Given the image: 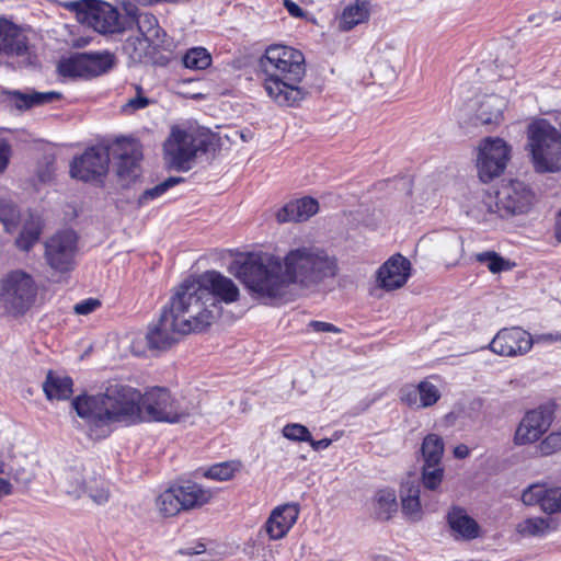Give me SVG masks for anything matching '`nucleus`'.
<instances>
[{
  "label": "nucleus",
  "instance_id": "1",
  "mask_svg": "<svg viewBox=\"0 0 561 561\" xmlns=\"http://www.w3.org/2000/svg\"><path fill=\"white\" fill-rule=\"evenodd\" d=\"M236 276L262 298L283 297L291 284L312 287L336 272L335 260L317 247L290 250L283 260L268 253H248L234 260Z\"/></svg>",
  "mask_w": 561,
  "mask_h": 561
},
{
  "label": "nucleus",
  "instance_id": "2",
  "mask_svg": "<svg viewBox=\"0 0 561 561\" xmlns=\"http://www.w3.org/2000/svg\"><path fill=\"white\" fill-rule=\"evenodd\" d=\"M140 392L125 383L108 381L104 391L95 396H78L72 407L85 421L89 436L93 439L106 437L111 425L122 421L140 419Z\"/></svg>",
  "mask_w": 561,
  "mask_h": 561
},
{
  "label": "nucleus",
  "instance_id": "3",
  "mask_svg": "<svg viewBox=\"0 0 561 561\" xmlns=\"http://www.w3.org/2000/svg\"><path fill=\"white\" fill-rule=\"evenodd\" d=\"M259 65L265 76L264 89L277 104L294 106L306 98L307 92L299 87L306 73L305 57L300 50L272 45Z\"/></svg>",
  "mask_w": 561,
  "mask_h": 561
},
{
  "label": "nucleus",
  "instance_id": "4",
  "mask_svg": "<svg viewBox=\"0 0 561 561\" xmlns=\"http://www.w3.org/2000/svg\"><path fill=\"white\" fill-rule=\"evenodd\" d=\"M184 333L202 332L210 327L221 313V306L207 288L194 277L183 280L174 290L165 307Z\"/></svg>",
  "mask_w": 561,
  "mask_h": 561
},
{
  "label": "nucleus",
  "instance_id": "5",
  "mask_svg": "<svg viewBox=\"0 0 561 561\" xmlns=\"http://www.w3.org/2000/svg\"><path fill=\"white\" fill-rule=\"evenodd\" d=\"M527 147L534 168L539 173H554L561 170V134L546 119H538L528 126Z\"/></svg>",
  "mask_w": 561,
  "mask_h": 561
},
{
  "label": "nucleus",
  "instance_id": "6",
  "mask_svg": "<svg viewBox=\"0 0 561 561\" xmlns=\"http://www.w3.org/2000/svg\"><path fill=\"white\" fill-rule=\"evenodd\" d=\"M140 415L148 421L165 423H184L197 414V407L191 401L175 399L163 387H152L140 393Z\"/></svg>",
  "mask_w": 561,
  "mask_h": 561
},
{
  "label": "nucleus",
  "instance_id": "7",
  "mask_svg": "<svg viewBox=\"0 0 561 561\" xmlns=\"http://www.w3.org/2000/svg\"><path fill=\"white\" fill-rule=\"evenodd\" d=\"M210 144L205 136L172 127L163 144L164 160L170 169L186 172L192 169L198 153L208 151Z\"/></svg>",
  "mask_w": 561,
  "mask_h": 561
},
{
  "label": "nucleus",
  "instance_id": "8",
  "mask_svg": "<svg viewBox=\"0 0 561 561\" xmlns=\"http://www.w3.org/2000/svg\"><path fill=\"white\" fill-rule=\"evenodd\" d=\"M37 286L34 278L21 270L9 273L1 283L0 313L23 314L35 301Z\"/></svg>",
  "mask_w": 561,
  "mask_h": 561
},
{
  "label": "nucleus",
  "instance_id": "9",
  "mask_svg": "<svg viewBox=\"0 0 561 561\" xmlns=\"http://www.w3.org/2000/svg\"><path fill=\"white\" fill-rule=\"evenodd\" d=\"M62 490L75 497L87 494L95 504H105L110 499L107 483L96 474L92 461L68 468L61 481Z\"/></svg>",
  "mask_w": 561,
  "mask_h": 561
},
{
  "label": "nucleus",
  "instance_id": "10",
  "mask_svg": "<svg viewBox=\"0 0 561 561\" xmlns=\"http://www.w3.org/2000/svg\"><path fill=\"white\" fill-rule=\"evenodd\" d=\"M80 23L87 24L100 34H116L126 30L116 8L101 0H79L67 4Z\"/></svg>",
  "mask_w": 561,
  "mask_h": 561
},
{
  "label": "nucleus",
  "instance_id": "11",
  "mask_svg": "<svg viewBox=\"0 0 561 561\" xmlns=\"http://www.w3.org/2000/svg\"><path fill=\"white\" fill-rule=\"evenodd\" d=\"M77 234L72 230L58 231L45 242L44 259L54 271L67 273L73 268Z\"/></svg>",
  "mask_w": 561,
  "mask_h": 561
},
{
  "label": "nucleus",
  "instance_id": "12",
  "mask_svg": "<svg viewBox=\"0 0 561 561\" xmlns=\"http://www.w3.org/2000/svg\"><path fill=\"white\" fill-rule=\"evenodd\" d=\"M114 65V56L108 51L82 53L61 60L58 71L62 77H95L110 70Z\"/></svg>",
  "mask_w": 561,
  "mask_h": 561
},
{
  "label": "nucleus",
  "instance_id": "13",
  "mask_svg": "<svg viewBox=\"0 0 561 561\" xmlns=\"http://www.w3.org/2000/svg\"><path fill=\"white\" fill-rule=\"evenodd\" d=\"M510 159V147L501 138H486L479 147L478 172L482 182L486 183L500 176Z\"/></svg>",
  "mask_w": 561,
  "mask_h": 561
},
{
  "label": "nucleus",
  "instance_id": "14",
  "mask_svg": "<svg viewBox=\"0 0 561 561\" xmlns=\"http://www.w3.org/2000/svg\"><path fill=\"white\" fill-rule=\"evenodd\" d=\"M533 199L534 193L527 184L518 180L511 181L496 192L495 209L492 211L501 217L524 214L529 210Z\"/></svg>",
  "mask_w": 561,
  "mask_h": 561
},
{
  "label": "nucleus",
  "instance_id": "15",
  "mask_svg": "<svg viewBox=\"0 0 561 561\" xmlns=\"http://www.w3.org/2000/svg\"><path fill=\"white\" fill-rule=\"evenodd\" d=\"M110 148L92 147L73 159L70 165L72 178L84 182L101 183L108 170Z\"/></svg>",
  "mask_w": 561,
  "mask_h": 561
},
{
  "label": "nucleus",
  "instance_id": "16",
  "mask_svg": "<svg viewBox=\"0 0 561 561\" xmlns=\"http://www.w3.org/2000/svg\"><path fill=\"white\" fill-rule=\"evenodd\" d=\"M111 153L118 159L116 174L123 187H128L141 173V151L134 140L117 139L111 147Z\"/></svg>",
  "mask_w": 561,
  "mask_h": 561
},
{
  "label": "nucleus",
  "instance_id": "17",
  "mask_svg": "<svg viewBox=\"0 0 561 561\" xmlns=\"http://www.w3.org/2000/svg\"><path fill=\"white\" fill-rule=\"evenodd\" d=\"M533 345L534 340L529 332L519 327H512L501 329L488 347L496 355L517 357L527 354Z\"/></svg>",
  "mask_w": 561,
  "mask_h": 561
},
{
  "label": "nucleus",
  "instance_id": "18",
  "mask_svg": "<svg viewBox=\"0 0 561 561\" xmlns=\"http://www.w3.org/2000/svg\"><path fill=\"white\" fill-rule=\"evenodd\" d=\"M0 55L19 58V66L32 64L26 35L12 22L0 19Z\"/></svg>",
  "mask_w": 561,
  "mask_h": 561
},
{
  "label": "nucleus",
  "instance_id": "19",
  "mask_svg": "<svg viewBox=\"0 0 561 561\" xmlns=\"http://www.w3.org/2000/svg\"><path fill=\"white\" fill-rule=\"evenodd\" d=\"M551 423L552 415L547 409L538 408L526 412L516 428L515 445L522 446L538 440L548 431Z\"/></svg>",
  "mask_w": 561,
  "mask_h": 561
},
{
  "label": "nucleus",
  "instance_id": "20",
  "mask_svg": "<svg viewBox=\"0 0 561 561\" xmlns=\"http://www.w3.org/2000/svg\"><path fill=\"white\" fill-rule=\"evenodd\" d=\"M178 321L164 308L158 322L149 328L146 334L147 345L150 350L164 351L179 341L180 335H184Z\"/></svg>",
  "mask_w": 561,
  "mask_h": 561
},
{
  "label": "nucleus",
  "instance_id": "21",
  "mask_svg": "<svg viewBox=\"0 0 561 561\" xmlns=\"http://www.w3.org/2000/svg\"><path fill=\"white\" fill-rule=\"evenodd\" d=\"M126 12L125 24L126 30L136 25L138 32L149 44L159 45L162 43V37L165 35L163 30L159 26L157 18L149 13L140 11L135 3L130 1L123 2Z\"/></svg>",
  "mask_w": 561,
  "mask_h": 561
},
{
  "label": "nucleus",
  "instance_id": "22",
  "mask_svg": "<svg viewBox=\"0 0 561 561\" xmlns=\"http://www.w3.org/2000/svg\"><path fill=\"white\" fill-rule=\"evenodd\" d=\"M203 288H207L217 304H232L239 299L240 291L232 279L217 271H206L196 277Z\"/></svg>",
  "mask_w": 561,
  "mask_h": 561
},
{
  "label": "nucleus",
  "instance_id": "23",
  "mask_svg": "<svg viewBox=\"0 0 561 561\" xmlns=\"http://www.w3.org/2000/svg\"><path fill=\"white\" fill-rule=\"evenodd\" d=\"M410 267L408 259L400 254L393 255L379 267L377 280L387 290L400 288L409 278Z\"/></svg>",
  "mask_w": 561,
  "mask_h": 561
},
{
  "label": "nucleus",
  "instance_id": "24",
  "mask_svg": "<svg viewBox=\"0 0 561 561\" xmlns=\"http://www.w3.org/2000/svg\"><path fill=\"white\" fill-rule=\"evenodd\" d=\"M299 506L287 503L275 507L265 523V530L272 540L283 538L297 522Z\"/></svg>",
  "mask_w": 561,
  "mask_h": 561
},
{
  "label": "nucleus",
  "instance_id": "25",
  "mask_svg": "<svg viewBox=\"0 0 561 561\" xmlns=\"http://www.w3.org/2000/svg\"><path fill=\"white\" fill-rule=\"evenodd\" d=\"M522 501L526 505L539 504L547 514L561 512V486L547 488L542 484H533L524 491Z\"/></svg>",
  "mask_w": 561,
  "mask_h": 561
},
{
  "label": "nucleus",
  "instance_id": "26",
  "mask_svg": "<svg viewBox=\"0 0 561 561\" xmlns=\"http://www.w3.org/2000/svg\"><path fill=\"white\" fill-rule=\"evenodd\" d=\"M318 202L312 197H302L287 203L277 214L278 222L305 221L318 213Z\"/></svg>",
  "mask_w": 561,
  "mask_h": 561
},
{
  "label": "nucleus",
  "instance_id": "27",
  "mask_svg": "<svg viewBox=\"0 0 561 561\" xmlns=\"http://www.w3.org/2000/svg\"><path fill=\"white\" fill-rule=\"evenodd\" d=\"M505 107L506 100L504 98L497 94L485 95L479 103L476 119L481 125L499 124Z\"/></svg>",
  "mask_w": 561,
  "mask_h": 561
},
{
  "label": "nucleus",
  "instance_id": "28",
  "mask_svg": "<svg viewBox=\"0 0 561 561\" xmlns=\"http://www.w3.org/2000/svg\"><path fill=\"white\" fill-rule=\"evenodd\" d=\"M183 511L202 506L209 502L213 496L210 490L204 489L201 484L194 482H185L174 485Z\"/></svg>",
  "mask_w": 561,
  "mask_h": 561
},
{
  "label": "nucleus",
  "instance_id": "29",
  "mask_svg": "<svg viewBox=\"0 0 561 561\" xmlns=\"http://www.w3.org/2000/svg\"><path fill=\"white\" fill-rule=\"evenodd\" d=\"M10 101L19 110H28L33 106L51 103L61 98V94L55 91L36 92V91H11L9 92Z\"/></svg>",
  "mask_w": 561,
  "mask_h": 561
},
{
  "label": "nucleus",
  "instance_id": "30",
  "mask_svg": "<svg viewBox=\"0 0 561 561\" xmlns=\"http://www.w3.org/2000/svg\"><path fill=\"white\" fill-rule=\"evenodd\" d=\"M43 390L49 400H66L72 393V380L70 377L59 376L49 370L43 383Z\"/></svg>",
  "mask_w": 561,
  "mask_h": 561
},
{
  "label": "nucleus",
  "instance_id": "31",
  "mask_svg": "<svg viewBox=\"0 0 561 561\" xmlns=\"http://www.w3.org/2000/svg\"><path fill=\"white\" fill-rule=\"evenodd\" d=\"M448 524L450 528L462 538L473 539L478 537V524L461 508L454 507L448 513Z\"/></svg>",
  "mask_w": 561,
  "mask_h": 561
},
{
  "label": "nucleus",
  "instance_id": "32",
  "mask_svg": "<svg viewBox=\"0 0 561 561\" xmlns=\"http://www.w3.org/2000/svg\"><path fill=\"white\" fill-rule=\"evenodd\" d=\"M368 16V3L365 1L356 0L354 3L345 7L342 11L339 21V28L344 32L350 31L356 25L367 21Z\"/></svg>",
  "mask_w": 561,
  "mask_h": 561
},
{
  "label": "nucleus",
  "instance_id": "33",
  "mask_svg": "<svg viewBox=\"0 0 561 561\" xmlns=\"http://www.w3.org/2000/svg\"><path fill=\"white\" fill-rule=\"evenodd\" d=\"M42 232L41 217L34 214H28L24 218L23 227L15 243L19 249L28 251L39 239Z\"/></svg>",
  "mask_w": 561,
  "mask_h": 561
},
{
  "label": "nucleus",
  "instance_id": "34",
  "mask_svg": "<svg viewBox=\"0 0 561 561\" xmlns=\"http://www.w3.org/2000/svg\"><path fill=\"white\" fill-rule=\"evenodd\" d=\"M402 512L413 520L421 518L420 485L415 482H407L401 489Z\"/></svg>",
  "mask_w": 561,
  "mask_h": 561
},
{
  "label": "nucleus",
  "instance_id": "35",
  "mask_svg": "<svg viewBox=\"0 0 561 561\" xmlns=\"http://www.w3.org/2000/svg\"><path fill=\"white\" fill-rule=\"evenodd\" d=\"M398 511L397 496L393 490L383 489L375 494L374 515L379 520H388Z\"/></svg>",
  "mask_w": 561,
  "mask_h": 561
},
{
  "label": "nucleus",
  "instance_id": "36",
  "mask_svg": "<svg viewBox=\"0 0 561 561\" xmlns=\"http://www.w3.org/2000/svg\"><path fill=\"white\" fill-rule=\"evenodd\" d=\"M463 248L460 236L449 233L439 244L440 257L447 266L455 265L462 256Z\"/></svg>",
  "mask_w": 561,
  "mask_h": 561
},
{
  "label": "nucleus",
  "instance_id": "37",
  "mask_svg": "<svg viewBox=\"0 0 561 561\" xmlns=\"http://www.w3.org/2000/svg\"><path fill=\"white\" fill-rule=\"evenodd\" d=\"M158 512L163 517H171L183 511L174 485L163 491L156 500Z\"/></svg>",
  "mask_w": 561,
  "mask_h": 561
},
{
  "label": "nucleus",
  "instance_id": "38",
  "mask_svg": "<svg viewBox=\"0 0 561 561\" xmlns=\"http://www.w3.org/2000/svg\"><path fill=\"white\" fill-rule=\"evenodd\" d=\"M424 463L440 465L444 454V442L437 434H428L422 443Z\"/></svg>",
  "mask_w": 561,
  "mask_h": 561
},
{
  "label": "nucleus",
  "instance_id": "39",
  "mask_svg": "<svg viewBox=\"0 0 561 561\" xmlns=\"http://www.w3.org/2000/svg\"><path fill=\"white\" fill-rule=\"evenodd\" d=\"M182 62L185 68L204 70L211 65V55L204 47H193L184 54Z\"/></svg>",
  "mask_w": 561,
  "mask_h": 561
},
{
  "label": "nucleus",
  "instance_id": "40",
  "mask_svg": "<svg viewBox=\"0 0 561 561\" xmlns=\"http://www.w3.org/2000/svg\"><path fill=\"white\" fill-rule=\"evenodd\" d=\"M184 182L183 178L180 176H170L163 182L159 183L158 185L145 190L138 197L137 203L139 206L147 205L149 202L160 197L163 195L168 190L175 186L176 184H180Z\"/></svg>",
  "mask_w": 561,
  "mask_h": 561
},
{
  "label": "nucleus",
  "instance_id": "41",
  "mask_svg": "<svg viewBox=\"0 0 561 561\" xmlns=\"http://www.w3.org/2000/svg\"><path fill=\"white\" fill-rule=\"evenodd\" d=\"M240 468L241 463L239 461H225L208 468L205 471V477L217 481H227L230 480Z\"/></svg>",
  "mask_w": 561,
  "mask_h": 561
},
{
  "label": "nucleus",
  "instance_id": "42",
  "mask_svg": "<svg viewBox=\"0 0 561 561\" xmlns=\"http://www.w3.org/2000/svg\"><path fill=\"white\" fill-rule=\"evenodd\" d=\"M420 409L433 407L440 399L439 389L428 380L419 382Z\"/></svg>",
  "mask_w": 561,
  "mask_h": 561
},
{
  "label": "nucleus",
  "instance_id": "43",
  "mask_svg": "<svg viewBox=\"0 0 561 561\" xmlns=\"http://www.w3.org/2000/svg\"><path fill=\"white\" fill-rule=\"evenodd\" d=\"M477 261L486 264L492 273H500L510 268V263L494 251H485L477 254Z\"/></svg>",
  "mask_w": 561,
  "mask_h": 561
},
{
  "label": "nucleus",
  "instance_id": "44",
  "mask_svg": "<svg viewBox=\"0 0 561 561\" xmlns=\"http://www.w3.org/2000/svg\"><path fill=\"white\" fill-rule=\"evenodd\" d=\"M444 469L440 465L424 463L422 481L426 489L436 490L442 483Z\"/></svg>",
  "mask_w": 561,
  "mask_h": 561
},
{
  "label": "nucleus",
  "instance_id": "45",
  "mask_svg": "<svg viewBox=\"0 0 561 561\" xmlns=\"http://www.w3.org/2000/svg\"><path fill=\"white\" fill-rule=\"evenodd\" d=\"M548 523L541 517L529 518L518 526L522 535L526 536H541L548 529Z\"/></svg>",
  "mask_w": 561,
  "mask_h": 561
},
{
  "label": "nucleus",
  "instance_id": "46",
  "mask_svg": "<svg viewBox=\"0 0 561 561\" xmlns=\"http://www.w3.org/2000/svg\"><path fill=\"white\" fill-rule=\"evenodd\" d=\"M283 435L287 439L294 440V442H307L311 440V434L309 430L299 423H290L284 426L283 428Z\"/></svg>",
  "mask_w": 561,
  "mask_h": 561
},
{
  "label": "nucleus",
  "instance_id": "47",
  "mask_svg": "<svg viewBox=\"0 0 561 561\" xmlns=\"http://www.w3.org/2000/svg\"><path fill=\"white\" fill-rule=\"evenodd\" d=\"M540 455L549 456L554 453L561 451V430L550 433L538 445Z\"/></svg>",
  "mask_w": 561,
  "mask_h": 561
},
{
  "label": "nucleus",
  "instance_id": "48",
  "mask_svg": "<svg viewBox=\"0 0 561 561\" xmlns=\"http://www.w3.org/2000/svg\"><path fill=\"white\" fill-rule=\"evenodd\" d=\"M18 218L19 213L13 205L8 204L0 207V221L3 224L7 232L12 233L16 229Z\"/></svg>",
  "mask_w": 561,
  "mask_h": 561
},
{
  "label": "nucleus",
  "instance_id": "49",
  "mask_svg": "<svg viewBox=\"0 0 561 561\" xmlns=\"http://www.w3.org/2000/svg\"><path fill=\"white\" fill-rule=\"evenodd\" d=\"M400 399L407 405L420 409L419 383L416 386L407 385L400 389Z\"/></svg>",
  "mask_w": 561,
  "mask_h": 561
},
{
  "label": "nucleus",
  "instance_id": "50",
  "mask_svg": "<svg viewBox=\"0 0 561 561\" xmlns=\"http://www.w3.org/2000/svg\"><path fill=\"white\" fill-rule=\"evenodd\" d=\"M150 104V100L144 95H136L129 99L123 106L122 110L126 114H133L138 110L145 108Z\"/></svg>",
  "mask_w": 561,
  "mask_h": 561
},
{
  "label": "nucleus",
  "instance_id": "51",
  "mask_svg": "<svg viewBox=\"0 0 561 561\" xmlns=\"http://www.w3.org/2000/svg\"><path fill=\"white\" fill-rule=\"evenodd\" d=\"M101 306V302L99 299L95 298H88L83 301H80L75 305L73 311L77 314L87 316L95 311Z\"/></svg>",
  "mask_w": 561,
  "mask_h": 561
},
{
  "label": "nucleus",
  "instance_id": "52",
  "mask_svg": "<svg viewBox=\"0 0 561 561\" xmlns=\"http://www.w3.org/2000/svg\"><path fill=\"white\" fill-rule=\"evenodd\" d=\"M14 485L4 472V463L0 460V501L13 493Z\"/></svg>",
  "mask_w": 561,
  "mask_h": 561
},
{
  "label": "nucleus",
  "instance_id": "53",
  "mask_svg": "<svg viewBox=\"0 0 561 561\" xmlns=\"http://www.w3.org/2000/svg\"><path fill=\"white\" fill-rule=\"evenodd\" d=\"M308 328L313 330L314 332H331V333H340L341 329L335 327L332 323L324 321H310Z\"/></svg>",
  "mask_w": 561,
  "mask_h": 561
},
{
  "label": "nucleus",
  "instance_id": "54",
  "mask_svg": "<svg viewBox=\"0 0 561 561\" xmlns=\"http://www.w3.org/2000/svg\"><path fill=\"white\" fill-rule=\"evenodd\" d=\"M10 147L3 140H0V173L3 172L9 163Z\"/></svg>",
  "mask_w": 561,
  "mask_h": 561
},
{
  "label": "nucleus",
  "instance_id": "55",
  "mask_svg": "<svg viewBox=\"0 0 561 561\" xmlns=\"http://www.w3.org/2000/svg\"><path fill=\"white\" fill-rule=\"evenodd\" d=\"M284 5L289 14L294 18H302L305 15L304 10L291 0H285Z\"/></svg>",
  "mask_w": 561,
  "mask_h": 561
},
{
  "label": "nucleus",
  "instance_id": "56",
  "mask_svg": "<svg viewBox=\"0 0 561 561\" xmlns=\"http://www.w3.org/2000/svg\"><path fill=\"white\" fill-rule=\"evenodd\" d=\"M205 552V546L197 543L195 546L186 547L179 550V553L183 556L194 557Z\"/></svg>",
  "mask_w": 561,
  "mask_h": 561
},
{
  "label": "nucleus",
  "instance_id": "57",
  "mask_svg": "<svg viewBox=\"0 0 561 561\" xmlns=\"http://www.w3.org/2000/svg\"><path fill=\"white\" fill-rule=\"evenodd\" d=\"M308 443L314 450H322L328 448L331 445L332 440L329 438H323L320 440H314L311 438V440H308Z\"/></svg>",
  "mask_w": 561,
  "mask_h": 561
},
{
  "label": "nucleus",
  "instance_id": "58",
  "mask_svg": "<svg viewBox=\"0 0 561 561\" xmlns=\"http://www.w3.org/2000/svg\"><path fill=\"white\" fill-rule=\"evenodd\" d=\"M469 454H470V450H469L468 446H466L463 444L456 446L454 449V456L458 459H465L469 456Z\"/></svg>",
  "mask_w": 561,
  "mask_h": 561
},
{
  "label": "nucleus",
  "instance_id": "59",
  "mask_svg": "<svg viewBox=\"0 0 561 561\" xmlns=\"http://www.w3.org/2000/svg\"><path fill=\"white\" fill-rule=\"evenodd\" d=\"M554 236L559 242H561V210L559 211L556 220Z\"/></svg>",
  "mask_w": 561,
  "mask_h": 561
},
{
  "label": "nucleus",
  "instance_id": "60",
  "mask_svg": "<svg viewBox=\"0 0 561 561\" xmlns=\"http://www.w3.org/2000/svg\"><path fill=\"white\" fill-rule=\"evenodd\" d=\"M548 340H551V341H557V340H560L561 336L557 335L556 337H553L551 334L547 336Z\"/></svg>",
  "mask_w": 561,
  "mask_h": 561
}]
</instances>
